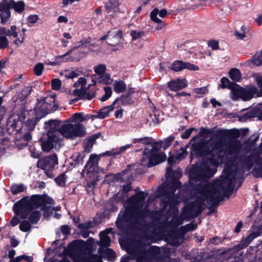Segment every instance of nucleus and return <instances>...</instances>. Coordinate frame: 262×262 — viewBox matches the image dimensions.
I'll return each mask as SVG.
<instances>
[{
    "mask_svg": "<svg viewBox=\"0 0 262 262\" xmlns=\"http://www.w3.org/2000/svg\"><path fill=\"white\" fill-rule=\"evenodd\" d=\"M235 180V175L230 172L225 179V182L227 183L228 185L226 187H222V181L221 180H216L213 183H207L200 185L196 188L197 192L205 199L208 205L212 204L218 207L220 202L223 200L222 196L220 195H217L219 193L218 188H222L223 190L225 196L228 198L232 194L234 188V181Z\"/></svg>",
    "mask_w": 262,
    "mask_h": 262,
    "instance_id": "f257e3e1",
    "label": "nucleus"
},
{
    "mask_svg": "<svg viewBox=\"0 0 262 262\" xmlns=\"http://www.w3.org/2000/svg\"><path fill=\"white\" fill-rule=\"evenodd\" d=\"M54 200L47 194H33L25 196L14 203L13 211L21 219H27L31 211L37 209L41 205H54Z\"/></svg>",
    "mask_w": 262,
    "mask_h": 262,
    "instance_id": "f03ea898",
    "label": "nucleus"
},
{
    "mask_svg": "<svg viewBox=\"0 0 262 262\" xmlns=\"http://www.w3.org/2000/svg\"><path fill=\"white\" fill-rule=\"evenodd\" d=\"M115 154H116V151H106L99 156L95 154L90 155L89 159L82 170V172H85L86 176L90 179V180L88 182L89 187L93 186V187H95L97 183L100 180V176L99 173L100 172L103 171V169L98 166L99 161L101 157L104 156L115 157L117 156Z\"/></svg>",
    "mask_w": 262,
    "mask_h": 262,
    "instance_id": "7ed1b4c3",
    "label": "nucleus"
},
{
    "mask_svg": "<svg viewBox=\"0 0 262 262\" xmlns=\"http://www.w3.org/2000/svg\"><path fill=\"white\" fill-rule=\"evenodd\" d=\"M130 253L134 254L137 262H164V256L160 249L156 246H151L147 249L139 244L132 245Z\"/></svg>",
    "mask_w": 262,
    "mask_h": 262,
    "instance_id": "20e7f679",
    "label": "nucleus"
},
{
    "mask_svg": "<svg viewBox=\"0 0 262 262\" xmlns=\"http://www.w3.org/2000/svg\"><path fill=\"white\" fill-rule=\"evenodd\" d=\"M135 212L134 208L131 206H127L124 210L120 211L119 213L116 225L117 228L121 230H129L133 231L139 229V227L133 223L135 222Z\"/></svg>",
    "mask_w": 262,
    "mask_h": 262,
    "instance_id": "39448f33",
    "label": "nucleus"
},
{
    "mask_svg": "<svg viewBox=\"0 0 262 262\" xmlns=\"http://www.w3.org/2000/svg\"><path fill=\"white\" fill-rule=\"evenodd\" d=\"M36 107L34 108L35 115L37 120L45 117L47 114L55 112L58 108V102L54 96H48L37 99Z\"/></svg>",
    "mask_w": 262,
    "mask_h": 262,
    "instance_id": "423d86ee",
    "label": "nucleus"
},
{
    "mask_svg": "<svg viewBox=\"0 0 262 262\" xmlns=\"http://www.w3.org/2000/svg\"><path fill=\"white\" fill-rule=\"evenodd\" d=\"M69 120H65L62 124L60 134L67 139L72 140L84 137L86 134L85 126L80 123L70 122Z\"/></svg>",
    "mask_w": 262,
    "mask_h": 262,
    "instance_id": "0eeeda50",
    "label": "nucleus"
},
{
    "mask_svg": "<svg viewBox=\"0 0 262 262\" xmlns=\"http://www.w3.org/2000/svg\"><path fill=\"white\" fill-rule=\"evenodd\" d=\"M205 199L202 196L194 201H191L184 207L182 215L188 220L194 219L200 215L205 209Z\"/></svg>",
    "mask_w": 262,
    "mask_h": 262,
    "instance_id": "6e6552de",
    "label": "nucleus"
},
{
    "mask_svg": "<svg viewBox=\"0 0 262 262\" xmlns=\"http://www.w3.org/2000/svg\"><path fill=\"white\" fill-rule=\"evenodd\" d=\"M215 171L208 165L202 163L193 165L190 170V179L195 182L206 181L213 176Z\"/></svg>",
    "mask_w": 262,
    "mask_h": 262,
    "instance_id": "1a4fd4ad",
    "label": "nucleus"
},
{
    "mask_svg": "<svg viewBox=\"0 0 262 262\" xmlns=\"http://www.w3.org/2000/svg\"><path fill=\"white\" fill-rule=\"evenodd\" d=\"M58 164L57 156L56 154H53L40 159L37 163V166L44 170L48 178H53L54 175L53 173V171L55 169V166Z\"/></svg>",
    "mask_w": 262,
    "mask_h": 262,
    "instance_id": "9d476101",
    "label": "nucleus"
},
{
    "mask_svg": "<svg viewBox=\"0 0 262 262\" xmlns=\"http://www.w3.org/2000/svg\"><path fill=\"white\" fill-rule=\"evenodd\" d=\"M258 89L255 85H249L243 88L238 85L233 94L236 98H241L244 101H249L254 97H259L258 96Z\"/></svg>",
    "mask_w": 262,
    "mask_h": 262,
    "instance_id": "9b49d317",
    "label": "nucleus"
},
{
    "mask_svg": "<svg viewBox=\"0 0 262 262\" xmlns=\"http://www.w3.org/2000/svg\"><path fill=\"white\" fill-rule=\"evenodd\" d=\"M209 154V148L203 142L199 141L192 144L190 157L191 159L194 158H199Z\"/></svg>",
    "mask_w": 262,
    "mask_h": 262,
    "instance_id": "f8f14e48",
    "label": "nucleus"
},
{
    "mask_svg": "<svg viewBox=\"0 0 262 262\" xmlns=\"http://www.w3.org/2000/svg\"><path fill=\"white\" fill-rule=\"evenodd\" d=\"M6 126L7 130L10 134H13L14 132H16V133L23 132V123L19 116H17L16 118L14 116L9 117Z\"/></svg>",
    "mask_w": 262,
    "mask_h": 262,
    "instance_id": "ddd939ff",
    "label": "nucleus"
},
{
    "mask_svg": "<svg viewBox=\"0 0 262 262\" xmlns=\"http://www.w3.org/2000/svg\"><path fill=\"white\" fill-rule=\"evenodd\" d=\"M242 147L241 141L238 139L231 140L226 144L224 150L228 155L233 156V158L236 159L240 153Z\"/></svg>",
    "mask_w": 262,
    "mask_h": 262,
    "instance_id": "4468645a",
    "label": "nucleus"
},
{
    "mask_svg": "<svg viewBox=\"0 0 262 262\" xmlns=\"http://www.w3.org/2000/svg\"><path fill=\"white\" fill-rule=\"evenodd\" d=\"M61 121L56 120H50L45 122V127L47 131V135H53L54 137H58L60 134V129L61 127Z\"/></svg>",
    "mask_w": 262,
    "mask_h": 262,
    "instance_id": "2eb2a0df",
    "label": "nucleus"
},
{
    "mask_svg": "<svg viewBox=\"0 0 262 262\" xmlns=\"http://www.w3.org/2000/svg\"><path fill=\"white\" fill-rule=\"evenodd\" d=\"M153 213L147 207H145L143 209H139L135 215V222L133 223L132 224H136L137 226L139 227L144 224L145 222V219L147 217L151 216Z\"/></svg>",
    "mask_w": 262,
    "mask_h": 262,
    "instance_id": "dca6fc26",
    "label": "nucleus"
},
{
    "mask_svg": "<svg viewBox=\"0 0 262 262\" xmlns=\"http://www.w3.org/2000/svg\"><path fill=\"white\" fill-rule=\"evenodd\" d=\"M171 69L175 72H179L185 69H188L190 71H198L199 68L195 64L182 60H175L171 64Z\"/></svg>",
    "mask_w": 262,
    "mask_h": 262,
    "instance_id": "f3484780",
    "label": "nucleus"
},
{
    "mask_svg": "<svg viewBox=\"0 0 262 262\" xmlns=\"http://www.w3.org/2000/svg\"><path fill=\"white\" fill-rule=\"evenodd\" d=\"M11 7L8 1L0 3V18L2 24H6L11 16Z\"/></svg>",
    "mask_w": 262,
    "mask_h": 262,
    "instance_id": "a211bd4d",
    "label": "nucleus"
},
{
    "mask_svg": "<svg viewBox=\"0 0 262 262\" xmlns=\"http://www.w3.org/2000/svg\"><path fill=\"white\" fill-rule=\"evenodd\" d=\"M255 117L258 118L260 120H262V103L258 104L251 110L244 114L241 117V119L243 120H247L248 119Z\"/></svg>",
    "mask_w": 262,
    "mask_h": 262,
    "instance_id": "6ab92c4d",
    "label": "nucleus"
},
{
    "mask_svg": "<svg viewBox=\"0 0 262 262\" xmlns=\"http://www.w3.org/2000/svg\"><path fill=\"white\" fill-rule=\"evenodd\" d=\"M48 138L41 143V148L43 151H49L54 147V144L60 141L58 137H54L53 135H47Z\"/></svg>",
    "mask_w": 262,
    "mask_h": 262,
    "instance_id": "aec40b11",
    "label": "nucleus"
},
{
    "mask_svg": "<svg viewBox=\"0 0 262 262\" xmlns=\"http://www.w3.org/2000/svg\"><path fill=\"white\" fill-rule=\"evenodd\" d=\"M166 159V156L164 152L157 154L154 152L151 156L149 157V161L147 164L148 167H151L154 166L159 164Z\"/></svg>",
    "mask_w": 262,
    "mask_h": 262,
    "instance_id": "412c9836",
    "label": "nucleus"
},
{
    "mask_svg": "<svg viewBox=\"0 0 262 262\" xmlns=\"http://www.w3.org/2000/svg\"><path fill=\"white\" fill-rule=\"evenodd\" d=\"M168 88L172 91H178L188 85V82L185 79L171 80L168 83Z\"/></svg>",
    "mask_w": 262,
    "mask_h": 262,
    "instance_id": "4be33fe9",
    "label": "nucleus"
},
{
    "mask_svg": "<svg viewBox=\"0 0 262 262\" xmlns=\"http://www.w3.org/2000/svg\"><path fill=\"white\" fill-rule=\"evenodd\" d=\"M116 101H113L111 105L106 106L98 111L93 110V112L96 113L97 119H103L110 116V113L115 109Z\"/></svg>",
    "mask_w": 262,
    "mask_h": 262,
    "instance_id": "5701e85b",
    "label": "nucleus"
},
{
    "mask_svg": "<svg viewBox=\"0 0 262 262\" xmlns=\"http://www.w3.org/2000/svg\"><path fill=\"white\" fill-rule=\"evenodd\" d=\"M72 50H70L68 52H67L65 54L62 55L56 56L54 57L55 61H49L45 63L47 65L52 66H58L62 62L70 61H73V58L72 57H69V58H65L67 56H69V55L72 52Z\"/></svg>",
    "mask_w": 262,
    "mask_h": 262,
    "instance_id": "b1692460",
    "label": "nucleus"
},
{
    "mask_svg": "<svg viewBox=\"0 0 262 262\" xmlns=\"http://www.w3.org/2000/svg\"><path fill=\"white\" fill-rule=\"evenodd\" d=\"M109 41L107 43L111 46L115 47L117 43L119 42L120 39L122 37V31H108Z\"/></svg>",
    "mask_w": 262,
    "mask_h": 262,
    "instance_id": "393cba45",
    "label": "nucleus"
},
{
    "mask_svg": "<svg viewBox=\"0 0 262 262\" xmlns=\"http://www.w3.org/2000/svg\"><path fill=\"white\" fill-rule=\"evenodd\" d=\"M93 239L89 238L86 242L82 239H75L70 243L68 247L70 249H79L80 248L86 247V246L92 245Z\"/></svg>",
    "mask_w": 262,
    "mask_h": 262,
    "instance_id": "a878e982",
    "label": "nucleus"
},
{
    "mask_svg": "<svg viewBox=\"0 0 262 262\" xmlns=\"http://www.w3.org/2000/svg\"><path fill=\"white\" fill-rule=\"evenodd\" d=\"M158 14L160 17L164 18L167 14V11L165 9H162L159 11V9L156 8L154 9L150 13V16L151 20L156 23H162V20L157 17Z\"/></svg>",
    "mask_w": 262,
    "mask_h": 262,
    "instance_id": "bb28decb",
    "label": "nucleus"
},
{
    "mask_svg": "<svg viewBox=\"0 0 262 262\" xmlns=\"http://www.w3.org/2000/svg\"><path fill=\"white\" fill-rule=\"evenodd\" d=\"M221 84L220 86L222 89L228 88L230 89L232 94H233L234 92L236 89V87L238 86V84L234 82L230 81L229 79L226 77H223L221 79Z\"/></svg>",
    "mask_w": 262,
    "mask_h": 262,
    "instance_id": "cd10ccee",
    "label": "nucleus"
},
{
    "mask_svg": "<svg viewBox=\"0 0 262 262\" xmlns=\"http://www.w3.org/2000/svg\"><path fill=\"white\" fill-rule=\"evenodd\" d=\"M169 203L170 206H169V211L172 215H177L179 213L178 205L179 201L177 197L172 196L169 198Z\"/></svg>",
    "mask_w": 262,
    "mask_h": 262,
    "instance_id": "c85d7f7f",
    "label": "nucleus"
},
{
    "mask_svg": "<svg viewBox=\"0 0 262 262\" xmlns=\"http://www.w3.org/2000/svg\"><path fill=\"white\" fill-rule=\"evenodd\" d=\"M85 154L84 152L76 153L75 155L72 156L71 159H73V161L70 163V165L74 168L76 166L81 165L83 164L84 158H85Z\"/></svg>",
    "mask_w": 262,
    "mask_h": 262,
    "instance_id": "c756f323",
    "label": "nucleus"
},
{
    "mask_svg": "<svg viewBox=\"0 0 262 262\" xmlns=\"http://www.w3.org/2000/svg\"><path fill=\"white\" fill-rule=\"evenodd\" d=\"M115 201V202L113 201H111L109 205L107 206L108 209L112 212H115L118 209V206L116 203L122 202L124 201V197L122 194L119 195V193L115 194L113 198Z\"/></svg>",
    "mask_w": 262,
    "mask_h": 262,
    "instance_id": "7c9ffc66",
    "label": "nucleus"
},
{
    "mask_svg": "<svg viewBox=\"0 0 262 262\" xmlns=\"http://www.w3.org/2000/svg\"><path fill=\"white\" fill-rule=\"evenodd\" d=\"M11 7V9H13L14 11L20 13L25 10V4L23 1L15 2L14 0H10L8 1Z\"/></svg>",
    "mask_w": 262,
    "mask_h": 262,
    "instance_id": "2f4dec72",
    "label": "nucleus"
},
{
    "mask_svg": "<svg viewBox=\"0 0 262 262\" xmlns=\"http://www.w3.org/2000/svg\"><path fill=\"white\" fill-rule=\"evenodd\" d=\"M147 195L148 193H145L142 191H140L134 195L131 196L128 199V200L133 204H138L143 201Z\"/></svg>",
    "mask_w": 262,
    "mask_h": 262,
    "instance_id": "473e14b6",
    "label": "nucleus"
},
{
    "mask_svg": "<svg viewBox=\"0 0 262 262\" xmlns=\"http://www.w3.org/2000/svg\"><path fill=\"white\" fill-rule=\"evenodd\" d=\"M120 101V105H132L134 102L132 100V96L127 94L122 95L120 97H117L114 101H116V104Z\"/></svg>",
    "mask_w": 262,
    "mask_h": 262,
    "instance_id": "72a5a7b5",
    "label": "nucleus"
},
{
    "mask_svg": "<svg viewBox=\"0 0 262 262\" xmlns=\"http://www.w3.org/2000/svg\"><path fill=\"white\" fill-rule=\"evenodd\" d=\"M245 63L249 66H251V63L257 66L262 65V52L252 56L250 59L246 61Z\"/></svg>",
    "mask_w": 262,
    "mask_h": 262,
    "instance_id": "f704fd0d",
    "label": "nucleus"
},
{
    "mask_svg": "<svg viewBox=\"0 0 262 262\" xmlns=\"http://www.w3.org/2000/svg\"><path fill=\"white\" fill-rule=\"evenodd\" d=\"M35 210V209L31 211L27 217L28 221L32 224H37L41 216V213L40 211Z\"/></svg>",
    "mask_w": 262,
    "mask_h": 262,
    "instance_id": "c9c22d12",
    "label": "nucleus"
},
{
    "mask_svg": "<svg viewBox=\"0 0 262 262\" xmlns=\"http://www.w3.org/2000/svg\"><path fill=\"white\" fill-rule=\"evenodd\" d=\"M184 219L182 214L180 216L178 214L173 215L172 219L169 222V225L172 228H177L183 223Z\"/></svg>",
    "mask_w": 262,
    "mask_h": 262,
    "instance_id": "e433bc0d",
    "label": "nucleus"
},
{
    "mask_svg": "<svg viewBox=\"0 0 262 262\" xmlns=\"http://www.w3.org/2000/svg\"><path fill=\"white\" fill-rule=\"evenodd\" d=\"M212 151H214V154L220 164L223 163L225 156L228 155L227 153H225L224 148L223 149L221 147H217L215 149L214 148Z\"/></svg>",
    "mask_w": 262,
    "mask_h": 262,
    "instance_id": "4c0bfd02",
    "label": "nucleus"
},
{
    "mask_svg": "<svg viewBox=\"0 0 262 262\" xmlns=\"http://www.w3.org/2000/svg\"><path fill=\"white\" fill-rule=\"evenodd\" d=\"M229 77L234 81L239 82L242 79L240 70L236 68H232L229 72Z\"/></svg>",
    "mask_w": 262,
    "mask_h": 262,
    "instance_id": "58836bf2",
    "label": "nucleus"
},
{
    "mask_svg": "<svg viewBox=\"0 0 262 262\" xmlns=\"http://www.w3.org/2000/svg\"><path fill=\"white\" fill-rule=\"evenodd\" d=\"M253 155H249L248 156H242L240 159L241 163L244 166H246L248 170H250L254 165Z\"/></svg>",
    "mask_w": 262,
    "mask_h": 262,
    "instance_id": "ea45409f",
    "label": "nucleus"
},
{
    "mask_svg": "<svg viewBox=\"0 0 262 262\" xmlns=\"http://www.w3.org/2000/svg\"><path fill=\"white\" fill-rule=\"evenodd\" d=\"M208 154H210V157L205 158V162L203 163V164H206L207 165H208L209 166V165L214 166H219L220 164L219 161H217V160L216 159L214 154V151H209Z\"/></svg>",
    "mask_w": 262,
    "mask_h": 262,
    "instance_id": "a19ab883",
    "label": "nucleus"
},
{
    "mask_svg": "<svg viewBox=\"0 0 262 262\" xmlns=\"http://www.w3.org/2000/svg\"><path fill=\"white\" fill-rule=\"evenodd\" d=\"M10 190L13 195H16L19 193L25 191L26 190V187L22 183L19 184H13L10 187Z\"/></svg>",
    "mask_w": 262,
    "mask_h": 262,
    "instance_id": "79ce46f5",
    "label": "nucleus"
},
{
    "mask_svg": "<svg viewBox=\"0 0 262 262\" xmlns=\"http://www.w3.org/2000/svg\"><path fill=\"white\" fill-rule=\"evenodd\" d=\"M108 232L102 231L100 233V242L101 246L105 247H108L111 245V238L107 235Z\"/></svg>",
    "mask_w": 262,
    "mask_h": 262,
    "instance_id": "37998d69",
    "label": "nucleus"
},
{
    "mask_svg": "<svg viewBox=\"0 0 262 262\" xmlns=\"http://www.w3.org/2000/svg\"><path fill=\"white\" fill-rule=\"evenodd\" d=\"M38 121L39 120H37L36 116L35 115L34 119H29L26 121L25 123L23 124V127L26 128L25 130L32 132L34 130Z\"/></svg>",
    "mask_w": 262,
    "mask_h": 262,
    "instance_id": "c03bdc74",
    "label": "nucleus"
},
{
    "mask_svg": "<svg viewBox=\"0 0 262 262\" xmlns=\"http://www.w3.org/2000/svg\"><path fill=\"white\" fill-rule=\"evenodd\" d=\"M119 6V0H108V2L105 3V8L108 11V12L114 10L115 11V9L118 8Z\"/></svg>",
    "mask_w": 262,
    "mask_h": 262,
    "instance_id": "a18cd8bd",
    "label": "nucleus"
},
{
    "mask_svg": "<svg viewBox=\"0 0 262 262\" xmlns=\"http://www.w3.org/2000/svg\"><path fill=\"white\" fill-rule=\"evenodd\" d=\"M126 85L124 81H116L114 84V90L117 93H121L126 90Z\"/></svg>",
    "mask_w": 262,
    "mask_h": 262,
    "instance_id": "49530a36",
    "label": "nucleus"
},
{
    "mask_svg": "<svg viewBox=\"0 0 262 262\" xmlns=\"http://www.w3.org/2000/svg\"><path fill=\"white\" fill-rule=\"evenodd\" d=\"M32 91V86H25L21 91L20 94L18 95V98L21 101H24L30 94Z\"/></svg>",
    "mask_w": 262,
    "mask_h": 262,
    "instance_id": "de8ad7c7",
    "label": "nucleus"
},
{
    "mask_svg": "<svg viewBox=\"0 0 262 262\" xmlns=\"http://www.w3.org/2000/svg\"><path fill=\"white\" fill-rule=\"evenodd\" d=\"M67 176L66 173H60L57 177L54 179V181L56 184L60 187H64L66 185Z\"/></svg>",
    "mask_w": 262,
    "mask_h": 262,
    "instance_id": "09e8293b",
    "label": "nucleus"
},
{
    "mask_svg": "<svg viewBox=\"0 0 262 262\" xmlns=\"http://www.w3.org/2000/svg\"><path fill=\"white\" fill-rule=\"evenodd\" d=\"M256 83L257 88L258 89V96L259 97H262V76L256 74L253 75Z\"/></svg>",
    "mask_w": 262,
    "mask_h": 262,
    "instance_id": "8fccbe9b",
    "label": "nucleus"
},
{
    "mask_svg": "<svg viewBox=\"0 0 262 262\" xmlns=\"http://www.w3.org/2000/svg\"><path fill=\"white\" fill-rule=\"evenodd\" d=\"M111 75L109 73H105L102 75H99L98 78V81L99 83H104L105 84H109L111 83Z\"/></svg>",
    "mask_w": 262,
    "mask_h": 262,
    "instance_id": "3c124183",
    "label": "nucleus"
},
{
    "mask_svg": "<svg viewBox=\"0 0 262 262\" xmlns=\"http://www.w3.org/2000/svg\"><path fill=\"white\" fill-rule=\"evenodd\" d=\"M101 136V133H98L92 135V136L88 137L87 140V146L85 147V150H86V148L88 146H90L91 147H92L93 144L96 141V140L99 138Z\"/></svg>",
    "mask_w": 262,
    "mask_h": 262,
    "instance_id": "603ef678",
    "label": "nucleus"
},
{
    "mask_svg": "<svg viewBox=\"0 0 262 262\" xmlns=\"http://www.w3.org/2000/svg\"><path fill=\"white\" fill-rule=\"evenodd\" d=\"M211 255L205 252H200L195 257L194 260L197 262L204 261L207 259L211 258Z\"/></svg>",
    "mask_w": 262,
    "mask_h": 262,
    "instance_id": "864d4df0",
    "label": "nucleus"
},
{
    "mask_svg": "<svg viewBox=\"0 0 262 262\" xmlns=\"http://www.w3.org/2000/svg\"><path fill=\"white\" fill-rule=\"evenodd\" d=\"M83 113H76L74 114L69 119L70 122L78 121V123H80L83 121Z\"/></svg>",
    "mask_w": 262,
    "mask_h": 262,
    "instance_id": "5fc2aeb1",
    "label": "nucleus"
},
{
    "mask_svg": "<svg viewBox=\"0 0 262 262\" xmlns=\"http://www.w3.org/2000/svg\"><path fill=\"white\" fill-rule=\"evenodd\" d=\"M196 227V225L193 223L187 224L185 226H182L181 227V230L183 231L182 236H183L184 234L186 232L195 230Z\"/></svg>",
    "mask_w": 262,
    "mask_h": 262,
    "instance_id": "6e6d98bb",
    "label": "nucleus"
},
{
    "mask_svg": "<svg viewBox=\"0 0 262 262\" xmlns=\"http://www.w3.org/2000/svg\"><path fill=\"white\" fill-rule=\"evenodd\" d=\"M31 223L29 221L23 220L20 222L19 229L23 232L29 231L32 226Z\"/></svg>",
    "mask_w": 262,
    "mask_h": 262,
    "instance_id": "4d7b16f0",
    "label": "nucleus"
},
{
    "mask_svg": "<svg viewBox=\"0 0 262 262\" xmlns=\"http://www.w3.org/2000/svg\"><path fill=\"white\" fill-rule=\"evenodd\" d=\"M105 255L107 259L111 261H115L117 257L116 252L112 249L111 248H107L105 252Z\"/></svg>",
    "mask_w": 262,
    "mask_h": 262,
    "instance_id": "13d9d810",
    "label": "nucleus"
},
{
    "mask_svg": "<svg viewBox=\"0 0 262 262\" xmlns=\"http://www.w3.org/2000/svg\"><path fill=\"white\" fill-rule=\"evenodd\" d=\"M41 210L43 211V217L46 219L49 217L53 213L52 207L47 205H41Z\"/></svg>",
    "mask_w": 262,
    "mask_h": 262,
    "instance_id": "bf43d9fd",
    "label": "nucleus"
},
{
    "mask_svg": "<svg viewBox=\"0 0 262 262\" xmlns=\"http://www.w3.org/2000/svg\"><path fill=\"white\" fill-rule=\"evenodd\" d=\"M189 145L187 144L183 147L181 148L182 151L179 152L177 155V159L179 160H182L185 159L188 154V151L186 150L187 148L189 147Z\"/></svg>",
    "mask_w": 262,
    "mask_h": 262,
    "instance_id": "052dcab7",
    "label": "nucleus"
},
{
    "mask_svg": "<svg viewBox=\"0 0 262 262\" xmlns=\"http://www.w3.org/2000/svg\"><path fill=\"white\" fill-rule=\"evenodd\" d=\"M94 70L95 73L99 76L105 73L106 67L104 64H99L94 67Z\"/></svg>",
    "mask_w": 262,
    "mask_h": 262,
    "instance_id": "680f3d73",
    "label": "nucleus"
},
{
    "mask_svg": "<svg viewBox=\"0 0 262 262\" xmlns=\"http://www.w3.org/2000/svg\"><path fill=\"white\" fill-rule=\"evenodd\" d=\"M175 139V137L170 135L163 141V148L164 150L169 147Z\"/></svg>",
    "mask_w": 262,
    "mask_h": 262,
    "instance_id": "e2e57ef3",
    "label": "nucleus"
},
{
    "mask_svg": "<svg viewBox=\"0 0 262 262\" xmlns=\"http://www.w3.org/2000/svg\"><path fill=\"white\" fill-rule=\"evenodd\" d=\"M86 94V89L82 87L80 89H75L73 95L79 97V99H83Z\"/></svg>",
    "mask_w": 262,
    "mask_h": 262,
    "instance_id": "0e129e2a",
    "label": "nucleus"
},
{
    "mask_svg": "<svg viewBox=\"0 0 262 262\" xmlns=\"http://www.w3.org/2000/svg\"><path fill=\"white\" fill-rule=\"evenodd\" d=\"M246 27L244 25H243L239 31L236 30L234 34L236 37L238 39H243L246 37Z\"/></svg>",
    "mask_w": 262,
    "mask_h": 262,
    "instance_id": "69168bd1",
    "label": "nucleus"
},
{
    "mask_svg": "<svg viewBox=\"0 0 262 262\" xmlns=\"http://www.w3.org/2000/svg\"><path fill=\"white\" fill-rule=\"evenodd\" d=\"M51 88L53 90H59L61 86V81L58 78H54L51 82Z\"/></svg>",
    "mask_w": 262,
    "mask_h": 262,
    "instance_id": "338daca9",
    "label": "nucleus"
},
{
    "mask_svg": "<svg viewBox=\"0 0 262 262\" xmlns=\"http://www.w3.org/2000/svg\"><path fill=\"white\" fill-rule=\"evenodd\" d=\"M81 262H102V260L97 254H92L90 258H84Z\"/></svg>",
    "mask_w": 262,
    "mask_h": 262,
    "instance_id": "774afa93",
    "label": "nucleus"
}]
</instances>
